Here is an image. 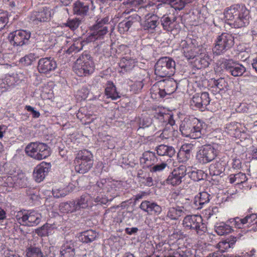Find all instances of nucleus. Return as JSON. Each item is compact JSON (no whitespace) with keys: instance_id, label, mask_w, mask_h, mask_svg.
I'll list each match as a JSON object with an SVG mask.
<instances>
[{"instance_id":"58","label":"nucleus","mask_w":257,"mask_h":257,"mask_svg":"<svg viewBox=\"0 0 257 257\" xmlns=\"http://www.w3.org/2000/svg\"><path fill=\"white\" fill-rule=\"evenodd\" d=\"M237 128V123L235 122H233L227 124L226 127V129L227 130L228 133L230 134V135H234V134L233 133V132L236 131Z\"/></svg>"},{"instance_id":"53","label":"nucleus","mask_w":257,"mask_h":257,"mask_svg":"<svg viewBox=\"0 0 257 257\" xmlns=\"http://www.w3.org/2000/svg\"><path fill=\"white\" fill-rule=\"evenodd\" d=\"M139 182L142 184L148 187H151L154 185V181L152 177L147 176V174H145L143 178H141Z\"/></svg>"},{"instance_id":"33","label":"nucleus","mask_w":257,"mask_h":257,"mask_svg":"<svg viewBox=\"0 0 257 257\" xmlns=\"http://www.w3.org/2000/svg\"><path fill=\"white\" fill-rule=\"evenodd\" d=\"M236 241V237L234 236H230L224 240L220 241L217 244L219 251H221V253L222 254V253L225 252L228 248L233 247V245Z\"/></svg>"},{"instance_id":"60","label":"nucleus","mask_w":257,"mask_h":257,"mask_svg":"<svg viewBox=\"0 0 257 257\" xmlns=\"http://www.w3.org/2000/svg\"><path fill=\"white\" fill-rule=\"evenodd\" d=\"M143 86L144 84L142 81H136L132 85V88L135 91L138 92L143 88Z\"/></svg>"},{"instance_id":"46","label":"nucleus","mask_w":257,"mask_h":257,"mask_svg":"<svg viewBox=\"0 0 257 257\" xmlns=\"http://www.w3.org/2000/svg\"><path fill=\"white\" fill-rule=\"evenodd\" d=\"M228 87V83L224 78H220L217 80H214L213 88H215L216 91L220 92L224 90Z\"/></svg>"},{"instance_id":"25","label":"nucleus","mask_w":257,"mask_h":257,"mask_svg":"<svg viewBox=\"0 0 257 257\" xmlns=\"http://www.w3.org/2000/svg\"><path fill=\"white\" fill-rule=\"evenodd\" d=\"M92 0H86L85 2L77 1L73 5V11L75 14L80 16L86 15L88 12Z\"/></svg>"},{"instance_id":"21","label":"nucleus","mask_w":257,"mask_h":257,"mask_svg":"<svg viewBox=\"0 0 257 257\" xmlns=\"http://www.w3.org/2000/svg\"><path fill=\"white\" fill-rule=\"evenodd\" d=\"M56 68V62L51 57L42 58L39 60L38 69L41 73H46L53 71Z\"/></svg>"},{"instance_id":"62","label":"nucleus","mask_w":257,"mask_h":257,"mask_svg":"<svg viewBox=\"0 0 257 257\" xmlns=\"http://www.w3.org/2000/svg\"><path fill=\"white\" fill-rule=\"evenodd\" d=\"M232 167L234 169H238L241 168V162L240 159L234 158L231 160Z\"/></svg>"},{"instance_id":"55","label":"nucleus","mask_w":257,"mask_h":257,"mask_svg":"<svg viewBox=\"0 0 257 257\" xmlns=\"http://www.w3.org/2000/svg\"><path fill=\"white\" fill-rule=\"evenodd\" d=\"M34 59V56L32 54H30L28 55H26L25 57L22 58L20 59V62L25 66H29L32 64L33 59Z\"/></svg>"},{"instance_id":"14","label":"nucleus","mask_w":257,"mask_h":257,"mask_svg":"<svg viewBox=\"0 0 257 257\" xmlns=\"http://www.w3.org/2000/svg\"><path fill=\"white\" fill-rule=\"evenodd\" d=\"M157 85L159 87L158 93L161 97H164L167 95L172 94L177 88L176 81L170 77L158 81Z\"/></svg>"},{"instance_id":"29","label":"nucleus","mask_w":257,"mask_h":257,"mask_svg":"<svg viewBox=\"0 0 257 257\" xmlns=\"http://www.w3.org/2000/svg\"><path fill=\"white\" fill-rule=\"evenodd\" d=\"M186 210L182 206L176 205L168 208L167 217L171 220H176L180 217L185 214Z\"/></svg>"},{"instance_id":"20","label":"nucleus","mask_w":257,"mask_h":257,"mask_svg":"<svg viewBox=\"0 0 257 257\" xmlns=\"http://www.w3.org/2000/svg\"><path fill=\"white\" fill-rule=\"evenodd\" d=\"M92 33L86 38L88 42L94 41L105 35L108 32L107 27L96 21V24L91 27Z\"/></svg>"},{"instance_id":"13","label":"nucleus","mask_w":257,"mask_h":257,"mask_svg":"<svg viewBox=\"0 0 257 257\" xmlns=\"http://www.w3.org/2000/svg\"><path fill=\"white\" fill-rule=\"evenodd\" d=\"M30 37V31L18 30L10 33L8 39L11 45L14 46H22L29 44Z\"/></svg>"},{"instance_id":"34","label":"nucleus","mask_w":257,"mask_h":257,"mask_svg":"<svg viewBox=\"0 0 257 257\" xmlns=\"http://www.w3.org/2000/svg\"><path fill=\"white\" fill-rule=\"evenodd\" d=\"M97 236V233L94 230L90 229L80 233V240L84 243H89L94 241Z\"/></svg>"},{"instance_id":"4","label":"nucleus","mask_w":257,"mask_h":257,"mask_svg":"<svg viewBox=\"0 0 257 257\" xmlns=\"http://www.w3.org/2000/svg\"><path fill=\"white\" fill-rule=\"evenodd\" d=\"M176 63L171 57H164L160 58L155 66V74L161 77H170L175 72Z\"/></svg>"},{"instance_id":"36","label":"nucleus","mask_w":257,"mask_h":257,"mask_svg":"<svg viewBox=\"0 0 257 257\" xmlns=\"http://www.w3.org/2000/svg\"><path fill=\"white\" fill-rule=\"evenodd\" d=\"M59 207L61 211L63 213H72L78 210L75 201L61 203Z\"/></svg>"},{"instance_id":"48","label":"nucleus","mask_w":257,"mask_h":257,"mask_svg":"<svg viewBox=\"0 0 257 257\" xmlns=\"http://www.w3.org/2000/svg\"><path fill=\"white\" fill-rule=\"evenodd\" d=\"M163 162L161 163H158L156 165H154L153 166L150 168V171L152 173H158L163 171L166 168H169L167 162Z\"/></svg>"},{"instance_id":"45","label":"nucleus","mask_w":257,"mask_h":257,"mask_svg":"<svg viewBox=\"0 0 257 257\" xmlns=\"http://www.w3.org/2000/svg\"><path fill=\"white\" fill-rule=\"evenodd\" d=\"M215 230L218 235H223L231 232L232 229L229 225L221 223L215 227Z\"/></svg>"},{"instance_id":"32","label":"nucleus","mask_w":257,"mask_h":257,"mask_svg":"<svg viewBox=\"0 0 257 257\" xmlns=\"http://www.w3.org/2000/svg\"><path fill=\"white\" fill-rule=\"evenodd\" d=\"M156 150L159 156H166L169 158L174 156L176 153L175 149L173 147L165 145H159L156 148Z\"/></svg>"},{"instance_id":"27","label":"nucleus","mask_w":257,"mask_h":257,"mask_svg":"<svg viewBox=\"0 0 257 257\" xmlns=\"http://www.w3.org/2000/svg\"><path fill=\"white\" fill-rule=\"evenodd\" d=\"M177 18L173 16L165 15L160 19L161 24L164 30L172 31L176 26Z\"/></svg>"},{"instance_id":"63","label":"nucleus","mask_w":257,"mask_h":257,"mask_svg":"<svg viewBox=\"0 0 257 257\" xmlns=\"http://www.w3.org/2000/svg\"><path fill=\"white\" fill-rule=\"evenodd\" d=\"M183 234V232L180 230L178 229H174L173 232L170 235V237L172 239H180Z\"/></svg>"},{"instance_id":"2","label":"nucleus","mask_w":257,"mask_h":257,"mask_svg":"<svg viewBox=\"0 0 257 257\" xmlns=\"http://www.w3.org/2000/svg\"><path fill=\"white\" fill-rule=\"evenodd\" d=\"M249 10L243 5H235L227 8L224 12L227 20L233 21L230 25L235 28L245 27L249 24Z\"/></svg>"},{"instance_id":"3","label":"nucleus","mask_w":257,"mask_h":257,"mask_svg":"<svg viewBox=\"0 0 257 257\" xmlns=\"http://www.w3.org/2000/svg\"><path fill=\"white\" fill-rule=\"evenodd\" d=\"M154 116L157 121H161V122L168 121L161 133H160L159 132L156 133V137L163 140L168 139L173 137L175 134V130L177 127H175V122L172 116L162 112L157 113Z\"/></svg>"},{"instance_id":"42","label":"nucleus","mask_w":257,"mask_h":257,"mask_svg":"<svg viewBox=\"0 0 257 257\" xmlns=\"http://www.w3.org/2000/svg\"><path fill=\"white\" fill-rule=\"evenodd\" d=\"M91 200V197L89 194H85L81 196L80 198L76 201L78 210L81 208H86L88 206V203Z\"/></svg>"},{"instance_id":"38","label":"nucleus","mask_w":257,"mask_h":257,"mask_svg":"<svg viewBox=\"0 0 257 257\" xmlns=\"http://www.w3.org/2000/svg\"><path fill=\"white\" fill-rule=\"evenodd\" d=\"M196 123H197V125L194 126L191 129L192 134H195L194 135L195 137L194 138H192L193 139L200 138L202 135L205 134L204 127L205 126V123L198 119V122H196Z\"/></svg>"},{"instance_id":"37","label":"nucleus","mask_w":257,"mask_h":257,"mask_svg":"<svg viewBox=\"0 0 257 257\" xmlns=\"http://www.w3.org/2000/svg\"><path fill=\"white\" fill-rule=\"evenodd\" d=\"M105 92L107 97L111 98L112 99L115 100L120 97L119 93L116 91L115 85L111 81H107Z\"/></svg>"},{"instance_id":"43","label":"nucleus","mask_w":257,"mask_h":257,"mask_svg":"<svg viewBox=\"0 0 257 257\" xmlns=\"http://www.w3.org/2000/svg\"><path fill=\"white\" fill-rule=\"evenodd\" d=\"M27 257H45L41 249L37 246H31L27 249Z\"/></svg>"},{"instance_id":"28","label":"nucleus","mask_w":257,"mask_h":257,"mask_svg":"<svg viewBox=\"0 0 257 257\" xmlns=\"http://www.w3.org/2000/svg\"><path fill=\"white\" fill-rule=\"evenodd\" d=\"M210 201V195L207 192H201L196 195L194 199V207L196 209H199L203 207V205L208 203Z\"/></svg>"},{"instance_id":"1","label":"nucleus","mask_w":257,"mask_h":257,"mask_svg":"<svg viewBox=\"0 0 257 257\" xmlns=\"http://www.w3.org/2000/svg\"><path fill=\"white\" fill-rule=\"evenodd\" d=\"M116 183L101 179L93 186V190L97 194L95 198V202L106 204L108 201L117 196Z\"/></svg>"},{"instance_id":"10","label":"nucleus","mask_w":257,"mask_h":257,"mask_svg":"<svg viewBox=\"0 0 257 257\" xmlns=\"http://www.w3.org/2000/svg\"><path fill=\"white\" fill-rule=\"evenodd\" d=\"M17 221L24 226H36L42 219L40 213L35 210L20 211L16 216Z\"/></svg>"},{"instance_id":"23","label":"nucleus","mask_w":257,"mask_h":257,"mask_svg":"<svg viewBox=\"0 0 257 257\" xmlns=\"http://www.w3.org/2000/svg\"><path fill=\"white\" fill-rule=\"evenodd\" d=\"M51 16V10L49 8L43 7L38 12H34L32 14L31 20L36 23L45 22L49 21Z\"/></svg>"},{"instance_id":"54","label":"nucleus","mask_w":257,"mask_h":257,"mask_svg":"<svg viewBox=\"0 0 257 257\" xmlns=\"http://www.w3.org/2000/svg\"><path fill=\"white\" fill-rule=\"evenodd\" d=\"M181 255V257H195V254L192 252V251L189 249H186L185 251H183V254H181L178 251L175 253L174 255H169L165 257H178Z\"/></svg>"},{"instance_id":"56","label":"nucleus","mask_w":257,"mask_h":257,"mask_svg":"<svg viewBox=\"0 0 257 257\" xmlns=\"http://www.w3.org/2000/svg\"><path fill=\"white\" fill-rule=\"evenodd\" d=\"M81 23V21L78 19H73L67 21L66 26L72 30H75L78 27Z\"/></svg>"},{"instance_id":"12","label":"nucleus","mask_w":257,"mask_h":257,"mask_svg":"<svg viewBox=\"0 0 257 257\" xmlns=\"http://www.w3.org/2000/svg\"><path fill=\"white\" fill-rule=\"evenodd\" d=\"M217 150L211 145H204L196 154V160L201 164H205L214 160L217 156Z\"/></svg>"},{"instance_id":"57","label":"nucleus","mask_w":257,"mask_h":257,"mask_svg":"<svg viewBox=\"0 0 257 257\" xmlns=\"http://www.w3.org/2000/svg\"><path fill=\"white\" fill-rule=\"evenodd\" d=\"M193 0H180L178 3L175 4V9L179 11L183 10L186 5L192 2Z\"/></svg>"},{"instance_id":"31","label":"nucleus","mask_w":257,"mask_h":257,"mask_svg":"<svg viewBox=\"0 0 257 257\" xmlns=\"http://www.w3.org/2000/svg\"><path fill=\"white\" fill-rule=\"evenodd\" d=\"M160 23L159 18L157 15H153L144 22L143 27L145 30L152 31L159 25Z\"/></svg>"},{"instance_id":"61","label":"nucleus","mask_w":257,"mask_h":257,"mask_svg":"<svg viewBox=\"0 0 257 257\" xmlns=\"http://www.w3.org/2000/svg\"><path fill=\"white\" fill-rule=\"evenodd\" d=\"M25 108L27 111L32 113L33 117L38 118L40 116V114L39 112L35 110L34 108L31 106L26 105Z\"/></svg>"},{"instance_id":"44","label":"nucleus","mask_w":257,"mask_h":257,"mask_svg":"<svg viewBox=\"0 0 257 257\" xmlns=\"http://www.w3.org/2000/svg\"><path fill=\"white\" fill-rule=\"evenodd\" d=\"M197 48L193 45L188 46L183 48V53L184 56L188 60L193 59L197 57L196 52Z\"/></svg>"},{"instance_id":"15","label":"nucleus","mask_w":257,"mask_h":257,"mask_svg":"<svg viewBox=\"0 0 257 257\" xmlns=\"http://www.w3.org/2000/svg\"><path fill=\"white\" fill-rule=\"evenodd\" d=\"M222 67L227 73L234 77L240 76L246 71V68L242 65L232 59L224 61Z\"/></svg>"},{"instance_id":"64","label":"nucleus","mask_w":257,"mask_h":257,"mask_svg":"<svg viewBox=\"0 0 257 257\" xmlns=\"http://www.w3.org/2000/svg\"><path fill=\"white\" fill-rule=\"evenodd\" d=\"M138 230L139 229L137 227H126L124 230L125 232L128 235L135 234L137 233Z\"/></svg>"},{"instance_id":"26","label":"nucleus","mask_w":257,"mask_h":257,"mask_svg":"<svg viewBox=\"0 0 257 257\" xmlns=\"http://www.w3.org/2000/svg\"><path fill=\"white\" fill-rule=\"evenodd\" d=\"M75 243L72 240L64 243L60 248V257H74L75 254Z\"/></svg>"},{"instance_id":"50","label":"nucleus","mask_w":257,"mask_h":257,"mask_svg":"<svg viewBox=\"0 0 257 257\" xmlns=\"http://www.w3.org/2000/svg\"><path fill=\"white\" fill-rule=\"evenodd\" d=\"M187 148V146H183L179 153V155L182 156L183 158L182 160L183 162L187 161L191 157V151Z\"/></svg>"},{"instance_id":"49","label":"nucleus","mask_w":257,"mask_h":257,"mask_svg":"<svg viewBox=\"0 0 257 257\" xmlns=\"http://www.w3.org/2000/svg\"><path fill=\"white\" fill-rule=\"evenodd\" d=\"M83 48V45L81 41H75L67 50V53L68 54L72 53L73 52L77 53L82 50Z\"/></svg>"},{"instance_id":"52","label":"nucleus","mask_w":257,"mask_h":257,"mask_svg":"<svg viewBox=\"0 0 257 257\" xmlns=\"http://www.w3.org/2000/svg\"><path fill=\"white\" fill-rule=\"evenodd\" d=\"M9 22L8 14L6 12H0V31L3 29Z\"/></svg>"},{"instance_id":"41","label":"nucleus","mask_w":257,"mask_h":257,"mask_svg":"<svg viewBox=\"0 0 257 257\" xmlns=\"http://www.w3.org/2000/svg\"><path fill=\"white\" fill-rule=\"evenodd\" d=\"M142 160L148 166L154 165L158 161L155 153L150 151L145 152L143 154Z\"/></svg>"},{"instance_id":"16","label":"nucleus","mask_w":257,"mask_h":257,"mask_svg":"<svg viewBox=\"0 0 257 257\" xmlns=\"http://www.w3.org/2000/svg\"><path fill=\"white\" fill-rule=\"evenodd\" d=\"M210 99L208 92H202L200 95L196 94L193 96L190 101V105L192 108H198L203 110L209 104Z\"/></svg>"},{"instance_id":"5","label":"nucleus","mask_w":257,"mask_h":257,"mask_svg":"<svg viewBox=\"0 0 257 257\" xmlns=\"http://www.w3.org/2000/svg\"><path fill=\"white\" fill-rule=\"evenodd\" d=\"M182 225L186 230L194 231L199 235L203 234L207 231V227L203 222L200 215H188L183 220Z\"/></svg>"},{"instance_id":"18","label":"nucleus","mask_w":257,"mask_h":257,"mask_svg":"<svg viewBox=\"0 0 257 257\" xmlns=\"http://www.w3.org/2000/svg\"><path fill=\"white\" fill-rule=\"evenodd\" d=\"M141 18L137 14H134L120 22L118 25V29L121 33L127 32L131 27H136L140 23Z\"/></svg>"},{"instance_id":"8","label":"nucleus","mask_w":257,"mask_h":257,"mask_svg":"<svg viewBox=\"0 0 257 257\" xmlns=\"http://www.w3.org/2000/svg\"><path fill=\"white\" fill-rule=\"evenodd\" d=\"M234 44V36L229 33H223L216 39L212 49L214 54L220 55L231 48Z\"/></svg>"},{"instance_id":"40","label":"nucleus","mask_w":257,"mask_h":257,"mask_svg":"<svg viewBox=\"0 0 257 257\" xmlns=\"http://www.w3.org/2000/svg\"><path fill=\"white\" fill-rule=\"evenodd\" d=\"M189 177L194 181H198L206 178L207 174L201 170H197L194 168L193 170L188 173Z\"/></svg>"},{"instance_id":"51","label":"nucleus","mask_w":257,"mask_h":257,"mask_svg":"<svg viewBox=\"0 0 257 257\" xmlns=\"http://www.w3.org/2000/svg\"><path fill=\"white\" fill-rule=\"evenodd\" d=\"M52 193L55 198H59L67 195L68 191L66 188H55L53 189Z\"/></svg>"},{"instance_id":"59","label":"nucleus","mask_w":257,"mask_h":257,"mask_svg":"<svg viewBox=\"0 0 257 257\" xmlns=\"http://www.w3.org/2000/svg\"><path fill=\"white\" fill-rule=\"evenodd\" d=\"M144 3V0H127L126 4L132 7H138Z\"/></svg>"},{"instance_id":"17","label":"nucleus","mask_w":257,"mask_h":257,"mask_svg":"<svg viewBox=\"0 0 257 257\" xmlns=\"http://www.w3.org/2000/svg\"><path fill=\"white\" fill-rule=\"evenodd\" d=\"M186 168L184 166H180L174 169L166 179V182L172 186L179 185L182 181V178L186 175Z\"/></svg>"},{"instance_id":"24","label":"nucleus","mask_w":257,"mask_h":257,"mask_svg":"<svg viewBox=\"0 0 257 257\" xmlns=\"http://www.w3.org/2000/svg\"><path fill=\"white\" fill-rule=\"evenodd\" d=\"M140 208L150 214L159 215L162 211V207L156 203L147 200L141 203Z\"/></svg>"},{"instance_id":"11","label":"nucleus","mask_w":257,"mask_h":257,"mask_svg":"<svg viewBox=\"0 0 257 257\" xmlns=\"http://www.w3.org/2000/svg\"><path fill=\"white\" fill-rule=\"evenodd\" d=\"M74 71L79 76H86L93 73L94 70V65L90 58L83 56L78 59L73 67Z\"/></svg>"},{"instance_id":"9","label":"nucleus","mask_w":257,"mask_h":257,"mask_svg":"<svg viewBox=\"0 0 257 257\" xmlns=\"http://www.w3.org/2000/svg\"><path fill=\"white\" fill-rule=\"evenodd\" d=\"M119 50L123 52V56L119 62V66L121 71L128 72L132 70L138 63L137 58L130 48L125 45L119 46Z\"/></svg>"},{"instance_id":"19","label":"nucleus","mask_w":257,"mask_h":257,"mask_svg":"<svg viewBox=\"0 0 257 257\" xmlns=\"http://www.w3.org/2000/svg\"><path fill=\"white\" fill-rule=\"evenodd\" d=\"M198 119L195 117L185 118L182 122L180 126V130L182 134L186 137L190 138H194L195 134H192L191 129L194 126L197 125Z\"/></svg>"},{"instance_id":"47","label":"nucleus","mask_w":257,"mask_h":257,"mask_svg":"<svg viewBox=\"0 0 257 257\" xmlns=\"http://www.w3.org/2000/svg\"><path fill=\"white\" fill-rule=\"evenodd\" d=\"M195 65L199 69L205 68L209 65V58L207 56H199L195 59Z\"/></svg>"},{"instance_id":"30","label":"nucleus","mask_w":257,"mask_h":257,"mask_svg":"<svg viewBox=\"0 0 257 257\" xmlns=\"http://www.w3.org/2000/svg\"><path fill=\"white\" fill-rule=\"evenodd\" d=\"M226 162L224 160L219 159L215 163L210 165L209 172L211 176H218L223 173L225 170Z\"/></svg>"},{"instance_id":"7","label":"nucleus","mask_w":257,"mask_h":257,"mask_svg":"<svg viewBox=\"0 0 257 257\" xmlns=\"http://www.w3.org/2000/svg\"><path fill=\"white\" fill-rule=\"evenodd\" d=\"M93 155L90 151L83 150L79 151L75 158V170L80 174L87 172L93 165Z\"/></svg>"},{"instance_id":"35","label":"nucleus","mask_w":257,"mask_h":257,"mask_svg":"<svg viewBox=\"0 0 257 257\" xmlns=\"http://www.w3.org/2000/svg\"><path fill=\"white\" fill-rule=\"evenodd\" d=\"M228 180L230 183L237 185L245 182L247 181V178L245 174L242 172H239L236 174H230L228 177Z\"/></svg>"},{"instance_id":"22","label":"nucleus","mask_w":257,"mask_h":257,"mask_svg":"<svg viewBox=\"0 0 257 257\" xmlns=\"http://www.w3.org/2000/svg\"><path fill=\"white\" fill-rule=\"evenodd\" d=\"M50 164L44 162L37 166L33 172L35 181L37 182L42 181L50 171Z\"/></svg>"},{"instance_id":"39","label":"nucleus","mask_w":257,"mask_h":257,"mask_svg":"<svg viewBox=\"0 0 257 257\" xmlns=\"http://www.w3.org/2000/svg\"><path fill=\"white\" fill-rule=\"evenodd\" d=\"M53 228V227L51 224L47 223L41 227L37 228L35 230V232L40 236H47L51 234Z\"/></svg>"},{"instance_id":"6","label":"nucleus","mask_w":257,"mask_h":257,"mask_svg":"<svg viewBox=\"0 0 257 257\" xmlns=\"http://www.w3.org/2000/svg\"><path fill=\"white\" fill-rule=\"evenodd\" d=\"M25 152L29 156L35 160H41L50 155V148L45 144L40 142H32L25 148Z\"/></svg>"}]
</instances>
